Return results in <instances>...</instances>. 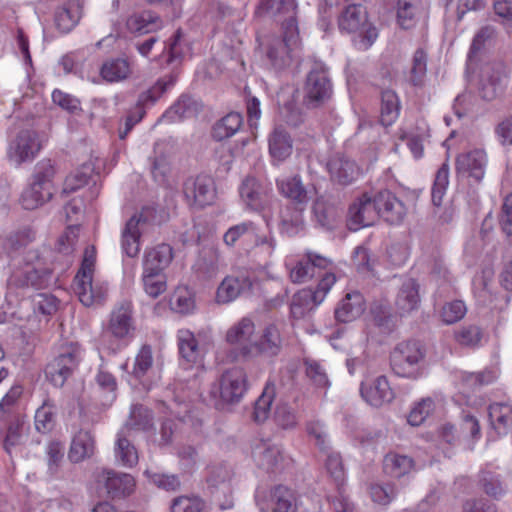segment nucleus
Listing matches in <instances>:
<instances>
[{
    "label": "nucleus",
    "mask_w": 512,
    "mask_h": 512,
    "mask_svg": "<svg viewBox=\"0 0 512 512\" xmlns=\"http://www.w3.org/2000/svg\"><path fill=\"white\" fill-rule=\"evenodd\" d=\"M133 314V304L129 300H122L114 306L99 337L103 348L116 353L134 338L136 324Z\"/></svg>",
    "instance_id": "nucleus-1"
},
{
    "label": "nucleus",
    "mask_w": 512,
    "mask_h": 512,
    "mask_svg": "<svg viewBox=\"0 0 512 512\" xmlns=\"http://www.w3.org/2000/svg\"><path fill=\"white\" fill-rule=\"evenodd\" d=\"M338 27L342 33L355 34L353 43L358 50L369 49L378 37L376 27L368 21L365 8L359 4L344 8L338 17Z\"/></svg>",
    "instance_id": "nucleus-2"
},
{
    "label": "nucleus",
    "mask_w": 512,
    "mask_h": 512,
    "mask_svg": "<svg viewBox=\"0 0 512 512\" xmlns=\"http://www.w3.org/2000/svg\"><path fill=\"white\" fill-rule=\"evenodd\" d=\"M426 350L417 340L398 343L390 353V367L399 377L417 380L423 374Z\"/></svg>",
    "instance_id": "nucleus-3"
},
{
    "label": "nucleus",
    "mask_w": 512,
    "mask_h": 512,
    "mask_svg": "<svg viewBox=\"0 0 512 512\" xmlns=\"http://www.w3.org/2000/svg\"><path fill=\"white\" fill-rule=\"evenodd\" d=\"M95 262V248H86L81 267L74 279L75 292L80 302L87 307L101 304L107 293L106 287L98 286L93 283Z\"/></svg>",
    "instance_id": "nucleus-4"
},
{
    "label": "nucleus",
    "mask_w": 512,
    "mask_h": 512,
    "mask_svg": "<svg viewBox=\"0 0 512 512\" xmlns=\"http://www.w3.org/2000/svg\"><path fill=\"white\" fill-rule=\"evenodd\" d=\"M82 359V347L77 342L63 344L58 355L50 361L45 369V375L56 387H62L74 373Z\"/></svg>",
    "instance_id": "nucleus-5"
},
{
    "label": "nucleus",
    "mask_w": 512,
    "mask_h": 512,
    "mask_svg": "<svg viewBox=\"0 0 512 512\" xmlns=\"http://www.w3.org/2000/svg\"><path fill=\"white\" fill-rule=\"evenodd\" d=\"M299 47L298 28L284 29L281 36H272L269 39L266 57L275 70L281 71L291 65Z\"/></svg>",
    "instance_id": "nucleus-6"
},
{
    "label": "nucleus",
    "mask_w": 512,
    "mask_h": 512,
    "mask_svg": "<svg viewBox=\"0 0 512 512\" xmlns=\"http://www.w3.org/2000/svg\"><path fill=\"white\" fill-rule=\"evenodd\" d=\"M332 94V84L327 75V69L321 62H315L307 74L304 85V104L308 107H318L327 101Z\"/></svg>",
    "instance_id": "nucleus-7"
},
{
    "label": "nucleus",
    "mask_w": 512,
    "mask_h": 512,
    "mask_svg": "<svg viewBox=\"0 0 512 512\" xmlns=\"http://www.w3.org/2000/svg\"><path fill=\"white\" fill-rule=\"evenodd\" d=\"M155 214L156 210L153 207H144L126 222L121 234V246L127 256L132 258L138 256L142 228L154 221Z\"/></svg>",
    "instance_id": "nucleus-8"
},
{
    "label": "nucleus",
    "mask_w": 512,
    "mask_h": 512,
    "mask_svg": "<svg viewBox=\"0 0 512 512\" xmlns=\"http://www.w3.org/2000/svg\"><path fill=\"white\" fill-rule=\"evenodd\" d=\"M247 391V374L243 368L233 367L226 370L217 384L211 390V394L218 396L225 403H237Z\"/></svg>",
    "instance_id": "nucleus-9"
},
{
    "label": "nucleus",
    "mask_w": 512,
    "mask_h": 512,
    "mask_svg": "<svg viewBox=\"0 0 512 512\" xmlns=\"http://www.w3.org/2000/svg\"><path fill=\"white\" fill-rule=\"evenodd\" d=\"M256 283V275L253 271L238 270L226 276L219 284L216 291V301L220 304H227L239 296L251 291Z\"/></svg>",
    "instance_id": "nucleus-10"
},
{
    "label": "nucleus",
    "mask_w": 512,
    "mask_h": 512,
    "mask_svg": "<svg viewBox=\"0 0 512 512\" xmlns=\"http://www.w3.org/2000/svg\"><path fill=\"white\" fill-rule=\"evenodd\" d=\"M183 193L190 206L204 208L212 205L216 199L215 182L205 174L190 177L184 182Z\"/></svg>",
    "instance_id": "nucleus-11"
},
{
    "label": "nucleus",
    "mask_w": 512,
    "mask_h": 512,
    "mask_svg": "<svg viewBox=\"0 0 512 512\" xmlns=\"http://www.w3.org/2000/svg\"><path fill=\"white\" fill-rule=\"evenodd\" d=\"M41 149V143L36 131L24 129L17 133L10 142L8 158L16 165L32 161Z\"/></svg>",
    "instance_id": "nucleus-12"
},
{
    "label": "nucleus",
    "mask_w": 512,
    "mask_h": 512,
    "mask_svg": "<svg viewBox=\"0 0 512 512\" xmlns=\"http://www.w3.org/2000/svg\"><path fill=\"white\" fill-rule=\"evenodd\" d=\"M239 194L246 209L260 212L270 203L271 188L253 176H247L239 187Z\"/></svg>",
    "instance_id": "nucleus-13"
},
{
    "label": "nucleus",
    "mask_w": 512,
    "mask_h": 512,
    "mask_svg": "<svg viewBox=\"0 0 512 512\" xmlns=\"http://www.w3.org/2000/svg\"><path fill=\"white\" fill-rule=\"evenodd\" d=\"M376 197L363 193L349 207L348 226L356 231L361 227L370 226L378 219Z\"/></svg>",
    "instance_id": "nucleus-14"
},
{
    "label": "nucleus",
    "mask_w": 512,
    "mask_h": 512,
    "mask_svg": "<svg viewBox=\"0 0 512 512\" xmlns=\"http://www.w3.org/2000/svg\"><path fill=\"white\" fill-rule=\"evenodd\" d=\"M507 85V71L502 62L488 63L481 72V95L491 101L500 96Z\"/></svg>",
    "instance_id": "nucleus-15"
},
{
    "label": "nucleus",
    "mask_w": 512,
    "mask_h": 512,
    "mask_svg": "<svg viewBox=\"0 0 512 512\" xmlns=\"http://www.w3.org/2000/svg\"><path fill=\"white\" fill-rule=\"evenodd\" d=\"M296 0H260L258 10L279 22L282 29L298 28Z\"/></svg>",
    "instance_id": "nucleus-16"
},
{
    "label": "nucleus",
    "mask_w": 512,
    "mask_h": 512,
    "mask_svg": "<svg viewBox=\"0 0 512 512\" xmlns=\"http://www.w3.org/2000/svg\"><path fill=\"white\" fill-rule=\"evenodd\" d=\"M378 218L385 222L397 225L403 222L407 214V207L401 199L389 190H380L375 193Z\"/></svg>",
    "instance_id": "nucleus-17"
},
{
    "label": "nucleus",
    "mask_w": 512,
    "mask_h": 512,
    "mask_svg": "<svg viewBox=\"0 0 512 512\" xmlns=\"http://www.w3.org/2000/svg\"><path fill=\"white\" fill-rule=\"evenodd\" d=\"M252 456L257 467L266 472L282 469L285 462L282 448L269 441L257 443L253 448Z\"/></svg>",
    "instance_id": "nucleus-18"
},
{
    "label": "nucleus",
    "mask_w": 512,
    "mask_h": 512,
    "mask_svg": "<svg viewBox=\"0 0 512 512\" xmlns=\"http://www.w3.org/2000/svg\"><path fill=\"white\" fill-rule=\"evenodd\" d=\"M487 165V155L484 150L475 149L462 153L456 158V172L458 175L472 178L479 183L484 175Z\"/></svg>",
    "instance_id": "nucleus-19"
},
{
    "label": "nucleus",
    "mask_w": 512,
    "mask_h": 512,
    "mask_svg": "<svg viewBox=\"0 0 512 512\" xmlns=\"http://www.w3.org/2000/svg\"><path fill=\"white\" fill-rule=\"evenodd\" d=\"M282 337L279 329L271 324L268 325L262 332L260 339L250 346L242 348V355L249 356L254 353L274 357L278 355L282 349Z\"/></svg>",
    "instance_id": "nucleus-20"
},
{
    "label": "nucleus",
    "mask_w": 512,
    "mask_h": 512,
    "mask_svg": "<svg viewBox=\"0 0 512 512\" xmlns=\"http://www.w3.org/2000/svg\"><path fill=\"white\" fill-rule=\"evenodd\" d=\"M329 260L314 253H308L306 258L301 259L289 268V276L293 283H304L319 275L320 271L326 269Z\"/></svg>",
    "instance_id": "nucleus-21"
},
{
    "label": "nucleus",
    "mask_w": 512,
    "mask_h": 512,
    "mask_svg": "<svg viewBox=\"0 0 512 512\" xmlns=\"http://www.w3.org/2000/svg\"><path fill=\"white\" fill-rule=\"evenodd\" d=\"M335 282V275L326 272L321 276L317 288L314 291L311 289H303L299 291L293 297V302L291 305L292 313L296 314L298 308H300L302 305L308 306L310 302H312L314 306L320 304Z\"/></svg>",
    "instance_id": "nucleus-22"
},
{
    "label": "nucleus",
    "mask_w": 512,
    "mask_h": 512,
    "mask_svg": "<svg viewBox=\"0 0 512 512\" xmlns=\"http://www.w3.org/2000/svg\"><path fill=\"white\" fill-rule=\"evenodd\" d=\"M362 398L371 406L381 407L395 398V393L386 376H378L371 384H361Z\"/></svg>",
    "instance_id": "nucleus-23"
},
{
    "label": "nucleus",
    "mask_w": 512,
    "mask_h": 512,
    "mask_svg": "<svg viewBox=\"0 0 512 512\" xmlns=\"http://www.w3.org/2000/svg\"><path fill=\"white\" fill-rule=\"evenodd\" d=\"M29 433V424L25 417L20 414H15L9 421L6 434L3 440V447L5 451L12 455L22 448L26 443Z\"/></svg>",
    "instance_id": "nucleus-24"
},
{
    "label": "nucleus",
    "mask_w": 512,
    "mask_h": 512,
    "mask_svg": "<svg viewBox=\"0 0 512 512\" xmlns=\"http://www.w3.org/2000/svg\"><path fill=\"white\" fill-rule=\"evenodd\" d=\"M99 480L104 483L108 495L112 498L129 496L135 489V480L130 474L104 470Z\"/></svg>",
    "instance_id": "nucleus-25"
},
{
    "label": "nucleus",
    "mask_w": 512,
    "mask_h": 512,
    "mask_svg": "<svg viewBox=\"0 0 512 512\" xmlns=\"http://www.w3.org/2000/svg\"><path fill=\"white\" fill-rule=\"evenodd\" d=\"M327 170L331 180L340 185L351 184L359 175L356 163L341 154H335L328 160Z\"/></svg>",
    "instance_id": "nucleus-26"
},
{
    "label": "nucleus",
    "mask_w": 512,
    "mask_h": 512,
    "mask_svg": "<svg viewBox=\"0 0 512 512\" xmlns=\"http://www.w3.org/2000/svg\"><path fill=\"white\" fill-rule=\"evenodd\" d=\"M419 284L412 278L405 280L399 288L394 305L401 316L408 315L417 310L420 305Z\"/></svg>",
    "instance_id": "nucleus-27"
},
{
    "label": "nucleus",
    "mask_w": 512,
    "mask_h": 512,
    "mask_svg": "<svg viewBox=\"0 0 512 512\" xmlns=\"http://www.w3.org/2000/svg\"><path fill=\"white\" fill-rule=\"evenodd\" d=\"M365 300L360 292L347 293L335 309V318L342 323L351 322L362 315Z\"/></svg>",
    "instance_id": "nucleus-28"
},
{
    "label": "nucleus",
    "mask_w": 512,
    "mask_h": 512,
    "mask_svg": "<svg viewBox=\"0 0 512 512\" xmlns=\"http://www.w3.org/2000/svg\"><path fill=\"white\" fill-rule=\"evenodd\" d=\"M299 495L285 485H276L270 490L269 502L273 512H296Z\"/></svg>",
    "instance_id": "nucleus-29"
},
{
    "label": "nucleus",
    "mask_w": 512,
    "mask_h": 512,
    "mask_svg": "<svg viewBox=\"0 0 512 512\" xmlns=\"http://www.w3.org/2000/svg\"><path fill=\"white\" fill-rule=\"evenodd\" d=\"M95 437L91 431L80 429L73 437L68 457L73 463H80L93 456Z\"/></svg>",
    "instance_id": "nucleus-30"
},
{
    "label": "nucleus",
    "mask_w": 512,
    "mask_h": 512,
    "mask_svg": "<svg viewBox=\"0 0 512 512\" xmlns=\"http://www.w3.org/2000/svg\"><path fill=\"white\" fill-rule=\"evenodd\" d=\"M51 277V272L47 269H36L27 265L25 268L16 270L11 276V282L17 287L32 286L35 288L45 287Z\"/></svg>",
    "instance_id": "nucleus-31"
},
{
    "label": "nucleus",
    "mask_w": 512,
    "mask_h": 512,
    "mask_svg": "<svg viewBox=\"0 0 512 512\" xmlns=\"http://www.w3.org/2000/svg\"><path fill=\"white\" fill-rule=\"evenodd\" d=\"M268 142L269 153L273 161L283 162L292 154L293 141L283 127H275L269 136Z\"/></svg>",
    "instance_id": "nucleus-32"
},
{
    "label": "nucleus",
    "mask_w": 512,
    "mask_h": 512,
    "mask_svg": "<svg viewBox=\"0 0 512 512\" xmlns=\"http://www.w3.org/2000/svg\"><path fill=\"white\" fill-rule=\"evenodd\" d=\"M306 206L288 204L280 210V229L283 233L294 236L304 229L303 213Z\"/></svg>",
    "instance_id": "nucleus-33"
},
{
    "label": "nucleus",
    "mask_w": 512,
    "mask_h": 512,
    "mask_svg": "<svg viewBox=\"0 0 512 512\" xmlns=\"http://www.w3.org/2000/svg\"><path fill=\"white\" fill-rule=\"evenodd\" d=\"M276 185L280 194L292 200L293 204L306 206L309 199L308 192L298 175L278 179Z\"/></svg>",
    "instance_id": "nucleus-34"
},
{
    "label": "nucleus",
    "mask_w": 512,
    "mask_h": 512,
    "mask_svg": "<svg viewBox=\"0 0 512 512\" xmlns=\"http://www.w3.org/2000/svg\"><path fill=\"white\" fill-rule=\"evenodd\" d=\"M126 26L131 33L142 35L160 29L162 21L154 12L143 11L131 15L126 21Z\"/></svg>",
    "instance_id": "nucleus-35"
},
{
    "label": "nucleus",
    "mask_w": 512,
    "mask_h": 512,
    "mask_svg": "<svg viewBox=\"0 0 512 512\" xmlns=\"http://www.w3.org/2000/svg\"><path fill=\"white\" fill-rule=\"evenodd\" d=\"M173 250L168 244H159L156 247L146 249L143 257V269L151 268L153 271L162 272L172 261Z\"/></svg>",
    "instance_id": "nucleus-36"
},
{
    "label": "nucleus",
    "mask_w": 512,
    "mask_h": 512,
    "mask_svg": "<svg viewBox=\"0 0 512 512\" xmlns=\"http://www.w3.org/2000/svg\"><path fill=\"white\" fill-rule=\"evenodd\" d=\"M179 353L183 361L191 366L201 358V351L195 335L188 329H181L177 334Z\"/></svg>",
    "instance_id": "nucleus-37"
},
{
    "label": "nucleus",
    "mask_w": 512,
    "mask_h": 512,
    "mask_svg": "<svg viewBox=\"0 0 512 512\" xmlns=\"http://www.w3.org/2000/svg\"><path fill=\"white\" fill-rule=\"evenodd\" d=\"M492 428L498 435H506L512 425V407L506 403H493L488 409Z\"/></svg>",
    "instance_id": "nucleus-38"
},
{
    "label": "nucleus",
    "mask_w": 512,
    "mask_h": 512,
    "mask_svg": "<svg viewBox=\"0 0 512 512\" xmlns=\"http://www.w3.org/2000/svg\"><path fill=\"white\" fill-rule=\"evenodd\" d=\"M414 469V460L398 453H388L383 460V471L392 478H401Z\"/></svg>",
    "instance_id": "nucleus-39"
},
{
    "label": "nucleus",
    "mask_w": 512,
    "mask_h": 512,
    "mask_svg": "<svg viewBox=\"0 0 512 512\" xmlns=\"http://www.w3.org/2000/svg\"><path fill=\"white\" fill-rule=\"evenodd\" d=\"M255 333V324L252 319L248 317L241 318L238 322L233 324L226 332L225 340L230 345L247 346Z\"/></svg>",
    "instance_id": "nucleus-40"
},
{
    "label": "nucleus",
    "mask_w": 512,
    "mask_h": 512,
    "mask_svg": "<svg viewBox=\"0 0 512 512\" xmlns=\"http://www.w3.org/2000/svg\"><path fill=\"white\" fill-rule=\"evenodd\" d=\"M34 239L35 234L30 228H24L11 233L2 240V253L12 258L27 247Z\"/></svg>",
    "instance_id": "nucleus-41"
},
{
    "label": "nucleus",
    "mask_w": 512,
    "mask_h": 512,
    "mask_svg": "<svg viewBox=\"0 0 512 512\" xmlns=\"http://www.w3.org/2000/svg\"><path fill=\"white\" fill-rule=\"evenodd\" d=\"M130 74V63L124 58L109 59L102 64L100 69L101 77L110 83L125 80Z\"/></svg>",
    "instance_id": "nucleus-42"
},
{
    "label": "nucleus",
    "mask_w": 512,
    "mask_h": 512,
    "mask_svg": "<svg viewBox=\"0 0 512 512\" xmlns=\"http://www.w3.org/2000/svg\"><path fill=\"white\" fill-rule=\"evenodd\" d=\"M242 123L243 118L240 113H228L213 125L212 137L216 141L228 139L240 129Z\"/></svg>",
    "instance_id": "nucleus-43"
},
{
    "label": "nucleus",
    "mask_w": 512,
    "mask_h": 512,
    "mask_svg": "<svg viewBox=\"0 0 512 512\" xmlns=\"http://www.w3.org/2000/svg\"><path fill=\"white\" fill-rule=\"evenodd\" d=\"M401 105L397 94L393 90H384L381 93L380 122L383 126L392 125L398 118Z\"/></svg>",
    "instance_id": "nucleus-44"
},
{
    "label": "nucleus",
    "mask_w": 512,
    "mask_h": 512,
    "mask_svg": "<svg viewBox=\"0 0 512 512\" xmlns=\"http://www.w3.org/2000/svg\"><path fill=\"white\" fill-rule=\"evenodd\" d=\"M81 17L80 7L75 2H68L55 12V25L62 33L71 31Z\"/></svg>",
    "instance_id": "nucleus-45"
},
{
    "label": "nucleus",
    "mask_w": 512,
    "mask_h": 512,
    "mask_svg": "<svg viewBox=\"0 0 512 512\" xmlns=\"http://www.w3.org/2000/svg\"><path fill=\"white\" fill-rule=\"evenodd\" d=\"M56 405L50 399H44L42 405L36 410L34 416L35 429L40 433H48L55 426Z\"/></svg>",
    "instance_id": "nucleus-46"
},
{
    "label": "nucleus",
    "mask_w": 512,
    "mask_h": 512,
    "mask_svg": "<svg viewBox=\"0 0 512 512\" xmlns=\"http://www.w3.org/2000/svg\"><path fill=\"white\" fill-rule=\"evenodd\" d=\"M114 452L117 461L123 466L133 467L138 463L137 450L123 432L117 434Z\"/></svg>",
    "instance_id": "nucleus-47"
},
{
    "label": "nucleus",
    "mask_w": 512,
    "mask_h": 512,
    "mask_svg": "<svg viewBox=\"0 0 512 512\" xmlns=\"http://www.w3.org/2000/svg\"><path fill=\"white\" fill-rule=\"evenodd\" d=\"M53 196V193L48 189L43 190L40 188L38 182H32L21 195V204L26 210H33L48 202Z\"/></svg>",
    "instance_id": "nucleus-48"
},
{
    "label": "nucleus",
    "mask_w": 512,
    "mask_h": 512,
    "mask_svg": "<svg viewBox=\"0 0 512 512\" xmlns=\"http://www.w3.org/2000/svg\"><path fill=\"white\" fill-rule=\"evenodd\" d=\"M420 12V0H398L397 21L403 29L412 28Z\"/></svg>",
    "instance_id": "nucleus-49"
},
{
    "label": "nucleus",
    "mask_w": 512,
    "mask_h": 512,
    "mask_svg": "<svg viewBox=\"0 0 512 512\" xmlns=\"http://www.w3.org/2000/svg\"><path fill=\"white\" fill-rule=\"evenodd\" d=\"M65 446L64 443L52 439L45 448L47 472L50 476H55L64 461Z\"/></svg>",
    "instance_id": "nucleus-50"
},
{
    "label": "nucleus",
    "mask_w": 512,
    "mask_h": 512,
    "mask_svg": "<svg viewBox=\"0 0 512 512\" xmlns=\"http://www.w3.org/2000/svg\"><path fill=\"white\" fill-rule=\"evenodd\" d=\"M55 173L56 170L51 160L43 159L39 161L34 168L32 182H38L40 188H43V190L48 189L49 192L54 194L55 188L53 179Z\"/></svg>",
    "instance_id": "nucleus-51"
},
{
    "label": "nucleus",
    "mask_w": 512,
    "mask_h": 512,
    "mask_svg": "<svg viewBox=\"0 0 512 512\" xmlns=\"http://www.w3.org/2000/svg\"><path fill=\"white\" fill-rule=\"evenodd\" d=\"M142 282L145 292L152 298H157L166 290V279L162 272L151 268L143 269Z\"/></svg>",
    "instance_id": "nucleus-52"
},
{
    "label": "nucleus",
    "mask_w": 512,
    "mask_h": 512,
    "mask_svg": "<svg viewBox=\"0 0 512 512\" xmlns=\"http://www.w3.org/2000/svg\"><path fill=\"white\" fill-rule=\"evenodd\" d=\"M176 81L177 74L175 73H169L161 77L151 88L140 95L139 102L142 104L154 103L165 91L174 86Z\"/></svg>",
    "instance_id": "nucleus-53"
},
{
    "label": "nucleus",
    "mask_w": 512,
    "mask_h": 512,
    "mask_svg": "<svg viewBox=\"0 0 512 512\" xmlns=\"http://www.w3.org/2000/svg\"><path fill=\"white\" fill-rule=\"evenodd\" d=\"M274 397L275 386L268 383L254 405L253 418L256 422H264L269 417Z\"/></svg>",
    "instance_id": "nucleus-54"
},
{
    "label": "nucleus",
    "mask_w": 512,
    "mask_h": 512,
    "mask_svg": "<svg viewBox=\"0 0 512 512\" xmlns=\"http://www.w3.org/2000/svg\"><path fill=\"white\" fill-rule=\"evenodd\" d=\"M232 470L225 464H215L208 468L207 483L211 488L221 487L224 491L230 490Z\"/></svg>",
    "instance_id": "nucleus-55"
},
{
    "label": "nucleus",
    "mask_w": 512,
    "mask_h": 512,
    "mask_svg": "<svg viewBox=\"0 0 512 512\" xmlns=\"http://www.w3.org/2000/svg\"><path fill=\"white\" fill-rule=\"evenodd\" d=\"M312 212L315 221L324 228H331L335 221V209L324 199L317 197L313 203Z\"/></svg>",
    "instance_id": "nucleus-56"
},
{
    "label": "nucleus",
    "mask_w": 512,
    "mask_h": 512,
    "mask_svg": "<svg viewBox=\"0 0 512 512\" xmlns=\"http://www.w3.org/2000/svg\"><path fill=\"white\" fill-rule=\"evenodd\" d=\"M195 111L194 103L189 96L182 95L163 115L170 122L189 117Z\"/></svg>",
    "instance_id": "nucleus-57"
},
{
    "label": "nucleus",
    "mask_w": 512,
    "mask_h": 512,
    "mask_svg": "<svg viewBox=\"0 0 512 512\" xmlns=\"http://www.w3.org/2000/svg\"><path fill=\"white\" fill-rule=\"evenodd\" d=\"M449 184V165L447 162L443 163L438 169L434 183L432 186V202L435 206L439 207L442 204L443 197L446 193Z\"/></svg>",
    "instance_id": "nucleus-58"
},
{
    "label": "nucleus",
    "mask_w": 512,
    "mask_h": 512,
    "mask_svg": "<svg viewBox=\"0 0 512 512\" xmlns=\"http://www.w3.org/2000/svg\"><path fill=\"white\" fill-rule=\"evenodd\" d=\"M152 420L151 411L143 405L137 404L132 407L126 426L136 430H147L152 427Z\"/></svg>",
    "instance_id": "nucleus-59"
},
{
    "label": "nucleus",
    "mask_w": 512,
    "mask_h": 512,
    "mask_svg": "<svg viewBox=\"0 0 512 512\" xmlns=\"http://www.w3.org/2000/svg\"><path fill=\"white\" fill-rule=\"evenodd\" d=\"M467 308L463 301L453 300L445 303L439 311V316L444 324L451 325L460 321L466 314Z\"/></svg>",
    "instance_id": "nucleus-60"
},
{
    "label": "nucleus",
    "mask_w": 512,
    "mask_h": 512,
    "mask_svg": "<svg viewBox=\"0 0 512 512\" xmlns=\"http://www.w3.org/2000/svg\"><path fill=\"white\" fill-rule=\"evenodd\" d=\"M427 71V54L419 48L415 51L412 59L410 81L414 86H422Z\"/></svg>",
    "instance_id": "nucleus-61"
},
{
    "label": "nucleus",
    "mask_w": 512,
    "mask_h": 512,
    "mask_svg": "<svg viewBox=\"0 0 512 512\" xmlns=\"http://www.w3.org/2000/svg\"><path fill=\"white\" fill-rule=\"evenodd\" d=\"M306 432L321 451H328L330 449L329 435L325 425L321 421L311 420L307 422Z\"/></svg>",
    "instance_id": "nucleus-62"
},
{
    "label": "nucleus",
    "mask_w": 512,
    "mask_h": 512,
    "mask_svg": "<svg viewBox=\"0 0 512 512\" xmlns=\"http://www.w3.org/2000/svg\"><path fill=\"white\" fill-rule=\"evenodd\" d=\"M326 452L327 457L325 460V468L331 478H333L336 485L339 487L345 481V469L342 457L338 452H329V450Z\"/></svg>",
    "instance_id": "nucleus-63"
},
{
    "label": "nucleus",
    "mask_w": 512,
    "mask_h": 512,
    "mask_svg": "<svg viewBox=\"0 0 512 512\" xmlns=\"http://www.w3.org/2000/svg\"><path fill=\"white\" fill-rule=\"evenodd\" d=\"M482 330L476 325H467L455 332L456 341L466 347H477L482 339Z\"/></svg>",
    "instance_id": "nucleus-64"
}]
</instances>
